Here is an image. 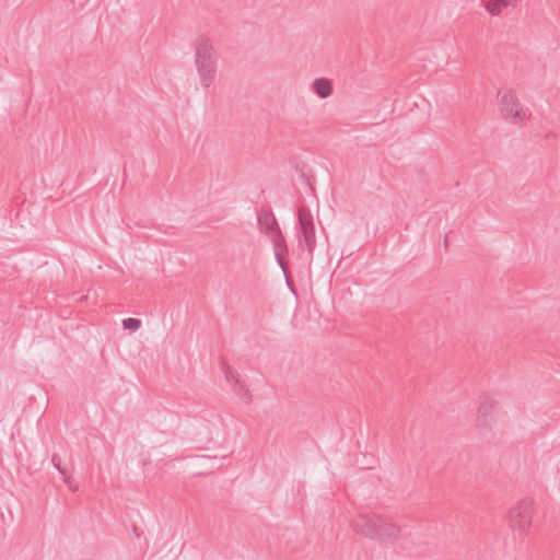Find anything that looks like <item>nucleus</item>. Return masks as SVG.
<instances>
[{"instance_id": "f257e3e1", "label": "nucleus", "mask_w": 560, "mask_h": 560, "mask_svg": "<svg viewBox=\"0 0 560 560\" xmlns=\"http://www.w3.org/2000/svg\"><path fill=\"white\" fill-rule=\"evenodd\" d=\"M195 67L201 86L209 89L218 71V52L213 42L207 36H201L196 42Z\"/></svg>"}, {"instance_id": "f03ea898", "label": "nucleus", "mask_w": 560, "mask_h": 560, "mask_svg": "<svg viewBox=\"0 0 560 560\" xmlns=\"http://www.w3.org/2000/svg\"><path fill=\"white\" fill-rule=\"evenodd\" d=\"M352 527L370 538L395 540L399 537V527L388 518L376 514H360L352 522Z\"/></svg>"}, {"instance_id": "7ed1b4c3", "label": "nucleus", "mask_w": 560, "mask_h": 560, "mask_svg": "<svg viewBox=\"0 0 560 560\" xmlns=\"http://www.w3.org/2000/svg\"><path fill=\"white\" fill-rule=\"evenodd\" d=\"M298 242L299 247L307 252L310 259L313 258L316 248V232L314 218L311 210L306 207H300L298 210Z\"/></svg>"}, {"instance_id": "20e7f679", "label": "nucleus", "mask_w": 560, "mask_h": 560, "mask_svg": "<svg viewBox=\"0 0 560 560\" xmlns=\"http://www.w3.org/2000/svg\"><path fill=\"white\" fill-rule=\"evenodd\" d=\"M534 501L529 498L517 501L509 511V522L513 530L525 536L533 523Z\"/></svg>"}, {"instance_id": "39448f33", "label": "nucleus", "mask_w": 560, "mask_h": 560, "mask_svg": "<svg viewBox=\"0 0 560 560\" xmlns=\"http://www.w3.org/2000/svg\"><path fill=\"white\" fill-rule=\"evenodd\" d=\"M498 96L500 112L504 119L514 125H522L529 118V109L523 107L517 97L511 91H500Z\"/></svg>"}, {"instance_id": "423d86ee", "label": "nucleus", "mask_w": 560, "mask_h": 560, "mask_svg": "<svg viewBox=\"0 0 560 560\" xmlns=\"http://www.w3.org/2000/svg\"><path fill=\"white\" fill-rule=\"evenodd\" d=\"M257 224L259 232L268 237L273 247L278 248L285 246V240L279 223L269 208H262L258 211Z\"/></svg>"}, {"instance_id": "0eeeda50", "label": "nucleus", "mask_w": 560, "mask_h": 560, "mask_svg": "<svg viewBox=\"0 0 560 560\" xmlns=\"http://www.w3.org/2000/svg\"><path fill=\"white\" fill-rule=\"evenodd\" d=\"M311 90L320 98H327L332 94V84L326 78H317L311 84Z\"/></svg>"}, {"instance_id": "6e6552de", "label": "nucleus", "mask_w": 560, "mask_h": 560, "mask_svg": "<svg viewBox=\"0 0 560 560\" xmlns=\"http://www.w3.org/2000/svg\"><path fill=\"white\" fill-rule=\"evenodd\" d=\"M225 376L228 382L234 381L233 392L240 397V399L244 404H249L252 401V397L245 386L235 377V374L232 371H226Z\"/></svg>"}, {"instance_id": "1a4fd4ad", "label": "nucleus", "mask_w": 560, "mask_h": 560, "mask_svg": "<svg viewBox=\"0 0 560 560\" xmlns=\"http://www.w3.org/2000/svg\"><path fill=\"white\" fill-rule=\"evenodd\" d=\"M516 4V0H486V9L492 15H499L504 10L514 7Z\"/></svg>"}, {"instance_id": "9d476101", "label": "nucleus", "mask_w": 560, "mask_h": 560, "mask_svg": "<svg viewBox=\"0 0 560 560\" xmlns=\"http://www.w3.org/2000/svg\"><path fill=\"white\" fill-rule=\"evenodd\" d=\"M493 409V399L490 396H485L478 408V417L485 419Z\"/></svg>"}, {"instance_id": "9b49d317", "label": "nucleus", "mask_w": 560, "mask_h": 560, "mask_svg": "<svg viewBox=\"0 0 560 560\" xmlns=\"http://www.w3.org/2000/svg\"><path fill=\"white\" fill-rule=\"evenodd\" d=\"M140 325H141V322L138 318L129 317V318H126L122 320V327L125 329L137 330L140 327Z\"/></svg>"}, {"instance_id": "f8f14e48", "label": "nucleus", "mask_w": 560, "mask_h": 560, "mask_svg": "<svg viewBox=\"0 0 560 560\" xmlns=\"http://www.w3.org/2000/svg\"><path fill=\"white\" fill-rule=\"evenodd\" d=\"M285 248H287V245L284 247H278V248L273 247L276 261L279 265V267L282 269L283 272H285V266H284V262L281 257V250L285 249Z\"/></svg>"}, {"instance_id": "ddd939ff", "label": "nucleus", "mask_w": 560, "mask_h": 560, "mask_svg": "<svg viewBox=\"0 0 560 560\" xmlns=\"http://www.w3.org/2000/svg\"><path fill=\"white\" fill-rule=\"evenodd\" d=\"M63 482L67 485L68 489L72 492L77 491L78 490V487L74 485V482L72 481V479L70 477H68L66 474L63 476Z\"/></svg>"}, {"instance_id": "4468645a", "label": "nucleus", "mask_w": 560, "mask_h": 560, "mask_svg": "<svg viewBox=\"0 0 560 560\" xmlns=\"http://www.w3.org/2000/svg\"><path fill=\"white\" fill-rule=\"evenodd\" d=\"M51 463L54 467L59 471L60 475L65 476L66 471L63 468H61L60 464L57 462V457L52 456Z\"/></svg>"}]
</instances>
